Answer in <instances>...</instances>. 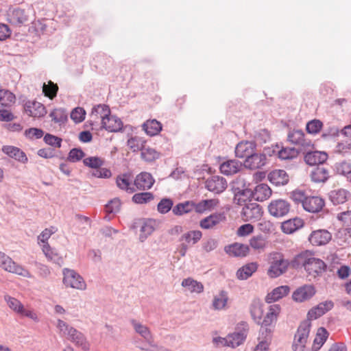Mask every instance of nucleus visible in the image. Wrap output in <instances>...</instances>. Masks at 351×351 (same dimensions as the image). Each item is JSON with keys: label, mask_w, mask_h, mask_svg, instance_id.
<instances>
[{"label": "nucleus", "mask_w": 351, "mask_h": 351, "mask_svg": "<svg viewBox=\"0 0 351 351\" xmlns=\"http://www.w3.org/2000/svg\"><path fill=\"white\" fill-rule=\"evenodd\" d=\"M272 191L270 187L266 184H259L254 191L247 189L239 191L234 196V202L241 205L245 200L242 199L243 196H252L256 201L263 202L269 199L271 195Z\"/></svg>", "instance_id": "f257e3e1"}, {"label": "nucleus", "mask_w": 351, "mask_h": 351, "mask_svg": "<svg viewBox=\"0 0 351 351\" xmlns=\"http://www.w3.org/2000/svg\"><path fill=\"white\" fill-rule=\"evenodd\" d=\"M268 263L269 267L267 270V274L271 278H276L284 274L289 265L288 260L284 258V256L279 252H271L268 255Z\"/></svg>", "instance_id": "f03ea898"}, {"label": "nucleus", "mask_w": 351, "mask_h": 351, "mask_svg": "<svg viewBox=\"0 0 351 351\" xmlns=\"http://www.w3.org/2000/svg\"><path fill=\"white\" fill-rule=\"evenodd\" d=\"M0 267L5 271L21 276L25 278H31L29 271L22 265L14 261L9 256L0 251Z\"/></svg>", "instance_id": "7ed1b4c3"}, {"label": "nucleus", "mask_w": 351, "mask_h": 351, "mask_svg": "<svg viewBox=\"0 0 351 351\" xmlns=\"http://www.w3.org/2000/svg\"><path fill=\"white\" fill-rule=\"evenodd\" d=\"M63 284L66 287L84 291L87 285L83 277L73 269L65 268L62 271Z\"/></svg>", "instance_id": "20e7f679"}, {"label": "nucleus", "mask_w": 351, "mask_h": 351, "mask_svg": "<svg viewBox=\"0 0 351 351\" xmlns=\"http://www.w3.org/2000/svg\"><path fill=\"white\" fill-rule=\"evenodd\" d=\"M311 323L309 320H304L299 326L292 345L293 351H304L308 341Z\"/></svg>", "instance_id": "39448f33"}, {"label": "nucleus", "mask_w": 351, "mask_h": 351, "mask_svg": "<svg viewBox=\"0 0 351 351\" xmlns=\"http://www.w3.org/2000/svg\"><path fill=\"white\" fill-rule=\"evenodd\" d=\"M4 300L9 308L14 312L21 316L27 317L35 322H38L37 314L33 310L25 308L23 304L16 298L6 294L4 295Z\"/></svg>", "instance_id": "423d86ee"}, {"label": "nucleus", "mask_w": 351, "mask_h": 351, "mask_svg": "<svg viewBox=\"0 0 351 351\" xmlns=\"http://www.w3.org/2000/svg\"><path fill=\"white\" fill-rule=\"evenodd\" d=\"M263 214V210L258 204L249 202L245 204L241 211V217L243 221L256 222L259 221Z\"/></svg>", "instance_id": "0eeeda50"}, {"label": "nucleus", "mask_w": 351, "mask_h": 351, "mask_svg": "<svg viewBox=\"0 0 351 351\" xmlns=\"http://www.w3.org/2000/svg\"><path fill=\"white\" fill-rule=\"evenodd\" d=\"M32 12V8L30 7L27 10L14 8L10 11L8 20L12 25L19 27L29 21Z\"/></svg>", "instance_id": "6e6552de"}, {"label": "nucleus", "mask_w": 351, "mask_h": 351, "mask_svg": "<svg viewBox=\"0 0 351 351\" xmlns=\"http://www.w3.org/2000/svg\"><path fill=\"white\" fill-rule=\"evenodd\" d=\"M202 237V233L199 230H190L184 233L180 239V241L181 242L180 249L179 250L180 254L182 256H184L189 247L196 244L200 241Z\"/></svg>", "instance_id": "1a4fd4ad"}, {"label": "nucleus", "mask_w": 351, "mask_h": 351, "mask_svg": "<svg viewBox=\"0 0 351 351\" xmlns=\"http://www.w3.org/2000/svg\"><path fill=\"white\" fill-rule=\"evenodd\" d=\"M291 208L289 202L283 199H277L271 201L267 206L269 213L276 217L280 218L287 215Z\"/></svg>", "instance_id": "9d476101"}, {"label": "nucleus", "mask_w": 351, "mask_h": 351, "mask_svg": "<svg viewBox=\"0 0 351 351\" xmlns=\"http://www.w3.org/2000/svg\"><path fill=\"white\" fill-rule=\"evenodd\" d=\"M110 111L108 106L99 104L94 106L90 114V124L93 127H101L104 119L110 115Z\"/></svg>", "instance_id": "9b49d317"}, {"label": "nucleus", "mask_w": 351, "mask_h": 351, "mask_svg": "<svg viewBox=\"0 0 351 351\" xmlns=\"http://www.w3.org/2000/svg\"><path fill=\"white\" fill-rule=\"evenodd\" d=\"M288 140L291 143L300 146L302 151H307L313 147L311 141L306 138L304 132L300 130L289 132Z\"/></svg>", "instance_id": "f8f14e48"}, {"label": "nucleus", "mask_w": 351, "mask_h": 351, "mask_svg": "<svg viewBox=\"0 0 351 351\" xmlns=\"http://www.w3.org/2000/svg\"><path fill=\"white\" fill-rule=\"evenodd\" d=\"M130 324L135 332L143 337L147 343V346H142V348H150L152 346H157L154 343L150 330L146 325L136 319H131ZM139 348L141 349V347Z\"/></svg>", "instance_id": "ddd939ff"}, {"label": "nucleus", "mask_w": 351, "mask_h": 351, "mask_svg": "<svg viewBox=\"0 0 351 351\" xmlns=\"http://www.w3.org/2000/svg\"><path fill=\"white\" fill-rule=\"evenodd\" d=\"M247 333V325L245 323L239 324L235 331L228 335L229 347L236 348L242 344Z\"/></svg>", "instance_id": "4468645a"}, {"label": "nucleus", "mask_w": 351, "mask_h": 351, "mask_svg": "<svg viewBox=\"0 0 351 351\" xmlns=\"http://www.w3.org/2000/svg\"><path fill=\"white\" fill-rule=\"evenodd\" d=\"M304 267L309 276L315 278L324 271L326 265L322 260L311 257L304 262Z\"/></svg>", "instance_id": "2eb2a0df"}, {"label": "nucleus", "mask_w": 351, "mask_h": 351, "mask_svg": "<svg viewBox=\"0 0 351 351\" xmlns=\"http://www.w3.org/2000/svg\"><path fill=\"white\" fill-rule=\"evenodd\" d=\"M229 295L228 291L220 290L213 295L211 308L215 311H225L228 308Z\"/></svg>", "instance_id": "dca6fc26"}, {"label": "nucleus", "mask_w": 351, "mask_h": 351, "mask_svg": "<svg viewBox=\"0 0 351 351\" xmlns=\"http://www.w3.org/2000/svg\"><path fill=\"white\" fill-rule=\"evenodd\" d=\"M267 156L264 154L256 153L255 151L244 161V167L250 169L261 168L266 164Z\"/></svg>", "instance_id": "f3484780"}, {"label": "nucleus", "mask_w": 351, "mask_h": 351, "mask_svg": "<svg viewBox=\"0 0 351 351\" xmlns=\"http://www.w3.org/2000/svg\"><path fill=\"white\" fill-rule=\"evenodd\" d=\"M227 187L226 179L219 176H214L206 181V188L215 193L223 192Z\"/></svg>", "instance_id": "a211bd4d"}, {"label": "nucleus", "mask_w": 351, "mask_h": 351, "mask_svg": "<svg viewBox=\"0 0 351 351\" xmlns=\"http://www.w3.org/2000/svg\"><path fill=\"white\" fill-rule=\"evenodd\" d=\"M25 112L30 117H42L47 114L45 107L36 101H27L24 105Z\"/></svg>", "instance_id": "6ab92c4d"}, {"label": "nucleus", "mask_w": 351, "mask_h": 351, "mask_svg": "<svg viewBox=\"0 0 351 351\" xmlns=\"http://www.w3.org/2000/svg\"><path fill=\"white\" fill-rule=\"evenodd\" d=\"M226 219V215L223 213H215L202 219L199 222V226L203 229H211L220 223L225 221Z\"/></svg>", "instance_id": "aec40b11"}, {"label": "nucleus", "mask_w": 351, "mask_h": 351, "mask_svg": "<svg viewBox=\"0 0 351 351\" xmlns=\"http://www.w3.org/2000/svg\"><path fill=\"white\" fill-rule=\"evenodd\" d=\"M334 306L333 302L331 300H326L325 302L319 303L315 307L311 308L308 313V319H316L321 317L326 312L332 308Z\"/></svg>", "instance_id": "412c9836"}, {"label": "nucleus", "mask_w": 351, "mask_h": 351, "mask_svg": "<svg viewBox=\"0 0 351 351\" xmlns=\"http://www.w3.org/2000/svg\"><path fill=\"white\" fill-rule=\"evenodd\" d=\"M315 293V289L312 285H304L297 289L293 293V300L302 302L311 298Z\"/></svg>", "instance_id": "4be33fe9"}, {"label": "nucleus", "mask_w": 351, "mask_h": 351, "mask_svg": "<svg viewBox=\"0 0 351 351\" xmlns=\"http://www.w3.org/2000/svg\"><path fill=\"white\" fill-rule=\"evenodd\" d=\"M324 206V200L317 196H308L303 202V208L309 213H318Z\"/></svg>", "instance_id": "5701e85b"}, {"label": "nucleus", "mask_w": 351, "mask_h": 351, "mask_svg": "<svg viewBox=\"0 0 351 351\" xmlns=\"http://www.w3.org/2000/svg\"><path fill=\"white\" fill-rule=\"evenodd\" d=\"M138 223L140 227L139 240L141 242H144L155 230L156 221L153 219H147L140 220Z\"/></svg>", "instance_id": "b1692460"}, {"label": "nucleus", "mask_w": 351, "mask_h": 351, "mask_svg": "<svg viewBox=\"0 0 351 351\" xmlns=\"http://www.w3.org/2000/svg\"><path fill=\"white\" fill-rule=\"evenodd\" d=\"M308 239L313 245H323L331 239V234L326 230H317L311 234Z\"/></svg>", "instance_id": "393cba45"}, {"label": "nucleus", "mask_w": 351, "mask_h": 351, "mask_svg": "<svg viewBox=\"0 0 351 351\" xmlns=\"http://www.w3.org/2000/svg\"><path fill=\"white\" fill-rule=\"evenodd\" d=\"M1 150L5 154L12 158H14L16 160L23 164H25L28 161V158L25 152L16 147L4 145L3 146Z\"/></svg>", "instance_id": "a878e982"}, {"label": "nucleus", "mask_w": 351, "mask_h": 351, "mask_svg": "<svg viewBox=\"0 0 351 351\" xmlns=\"http://www.w3.org/2000/svg\"><path fill=\"white\" fill-rule=\"evenodd\" d=\"M123 123L121 120L116 116L107 115L101 124V128L111 132H117L121 130Z\"/></svg>", "instance_id": "bb28decb"}, {"label": "nucleus", "mask_w": 351, "mask_h": 351, "mask_svg": "<svg viewBox=\"0 0 351 351\" xmlns=\"http://www.w3.org/2000/svg\"><path fill=\"white\" fill-rule=\"evenodd\" d=\"M256 145L252 141H242L237 144L235 154L238 158H247L255 151Z\"/></svg>", "instance_id": "cd10ccee"}, {"label": "nucleus", "mask_w": 351, "mask_h": 351, "mask_svg": "<svg viewBox=\"0 0 351 351\" xmlns=\"http://www.w3.org/2000/svg\"><path fill=\"white\" fill-rule=\"evenodd\" d=\"M308 149L304 156L305 162L309 165H316L324 163L328 158V154L324 152L314 151Z\"/></svg>", "instance_id": "c85d7f7f"}, {"label": "nucleus", "mask_w": 351, "mask_h": 351, "mask_svg": "<svg viewBox=\"0 0 351 351\" xmlns=\"http://www.w3.org/2000/svg\"><path fill=\"white\" fill-rule=\"evenodd\" d=\"M134 183L138 189L146 190L153 186L154 179L150 173L143 172L136 177Z\"/></svg>", "instance_id": "c756f323"}, {"label": "nucleus", "mask_w": 351, "mask_h": 351, "mask_svg": "<svg viewBox=\"0 0 351 351\" xmlns=\"http://www.w3.org/2000/svg\"><path fill=\"white\" fill-rule=\"evenodd\" d=\"M290 291L289 287L287 285L280 286L274 289L270 293H267L265 297L267 303H272L284 298Z\"/></svg>", "instance_id": "7c9ffc66"}, {"label": "nucleus", "mask_w": 351, "mask_h": 351, "mask_svg": "<svg viewBox=\"0 0 351 351\" xmlns=\"http://www.w3.org/2000/svg\"><path fill=\"white\" fill-rule=\"evenodd\" d=\"M268 180L274 185L280 186L287 184L289 176L285 170L276 169L268 174Z\"/></svg>", "instance_id": "2f4dec72"}, {"label": "nucleus", "mask_w": 351, "mask_h": 351, "mask_svg": "<svg viewBox=\"0 0 351 351\" xmlns=\"http://www.w3.org/2000/svg\"><path fill=\"white\" fill-rule=\"evenodd\" d=\"M280 310L281 308L279 304L270 305L265 316L263 318L261 325L268 326L276 322Z\"/></svg>", "instance_id": "473e14b6"}, {"label": "nucleus", "mask_w": 351, "mask_h": 351, "mask_svg": "<svg viewBox=\"0 0 351 351\" xmlns=\"http://www.w3.org/2000/svg\"><path fill=\"white\" fill-rule=\"evenodd\" d=\"M264 312V304L258 299H254L250 305V313L254 320L261 324Z\"/></svg>", "instance_id": "72a5a7b5"}, {"label": "nucleus", "mask_w": 351, "mask_h": 351, "mask_svg": "<svg viewBox=\"0 0 351 351\" xmlns=\"http://www.w3.org/2000/svg\"><path fill=\"white\" fill-rule=\"evenodd\" d=\"M350 197V193L343 189H335L329 193V199L335 205L345 203Z\"/></svg>", "instance_id": "f704fd0d"}, {"label": "nucleus", "mask_w": 351, "mask_h": 351, "mask_svg": "<svg viewBox=\"0 0 351 351\" xmlns=\"http://www.w3.org/2000/svg\"><path fill=\"white\" fill-rule=\"evenodd\" d=\"M302 226V219L295 217L282 222L281 224V230L285 234H292Z\"/></svg>", "instance_id": "c9c22d12"}, {"label": "nucleus", "mask_w": 351, "mask_h": 351, "mask_svg": "<svg viewBox=\"0 0 351 351\" xmlns=\"http://www.w3.org/2000/svg\"><path fill=\"white\" fill-rule=\"evenodd\" d=\"M241 167V163L236 160H229L220 165V171L223 174L230 176L237 173Z\"/></svg>", "instance_id": "e433bc0d"}, {"label": "nucleus", "mask_w": 351, "mask_h": 351, "mask_svg": "<svg viewBox=\"0 0 351 351\" xmlns=\"http://www.w3.org/2000/svg\"><path fill=\"white\" fill-rule=\"evenodd\" d=\"M225 250L230 256H245L248 253L249 247L246 245L235 243L226 247Z\"/></svg>", "instance_id": "4c0bfd02"}, {"label": "nucleus", "mask_w": 351, "mask_h": 351, "mask_svg": "<svg viewBox=\"0 0 351 351\" xmlns=\"http://www.w3.org/2000/svg\"><path fill=\"white\" fill-rule=\"evenodd\" d=\"M67 339L84 350H88L90 348L86 337L81 332L77 330L75 328L74 329V332H72Z\"/></svg>", "instance_id": "58836bf2"}, {"label": "nucleus", "mask_w": 351, "mask_h": 351, "mask_svg": "<svg viewBox=\"0 0 351 351\" xmlns=\"http://www.w3.org/2000/svg\"><path fill=\"white\" fill-rule=\"evenodd\" d=\"M182 286L191 293H200L204 291L203 285L191 278L184 279Z\"/></svg>", "instance_id": "ea45409f"}, {"label": "nucleus", "mask_w": 351, "mask_h": 351, "mask_svg": "<svg viewBox=\"0 0 351 351\" xmlns=\"http://www.w3.org/2000/svg\"><path fill=\"white\" fill-rule=\"evenodd\" d=\"M42 250L48 261L58 265L62 263V256L55 250L52 249L49 244L43 245Z\"/></svg>", "instance_id": "a19ab883"}, {"label": "nucleus", "mask_w": 351, "mask_h": 351, "mask_svg": "<svg viewBox=\"0 0 351 351\" xmlns=\"http://www.w3.org/2000/svg\"><path fill=\"white\" fill-rule=\"evenodd\" d=\"M218 204L219 201L217 199H204L195 204V210L197 213H202L214 209Z\"/></svg>", "instance_id": "79ce46f5"}, {"label": "nucleus", "mask_w": 351, "mask_h": 351, "mask_svg": "<svg viewBox=\"0 0 351 351\" xmlns=\"http://www.w3.org/2000/svg\"><path fill=\"white\" fill-rule=\"evenodd\" d=\"M142 127L143 130L149 136H155L162 130L160 123L156 119L147 121L143 124Z\"/></svg>", "instance_id": "37998d69"}, {"label": "nucleus", "mask_w": 351, "mask_h": 351, "mask_svg": "<svg viewBox=\"0 0 351 351\" xmlns=\"http://www.w3.org/2000/svg\"><path fill=\"white\" fill-rule=\"evenodd\" d=\"M257 269V265L251 263L243 266L237 272V276L239 280H246L250 277Z\"/></svg>", "instance_id": "c03bdc74"}, {"label": "nucleus", "mask_w": 351, "mask_h": 351, "mask_svg": "<svg viewBox=\"0 0 351 351\" xmlns=\"http://www.w3.org/2000/svg\"><path fill=\"white\" fill-rule=\"evenodd\" d=\"M329 177L328 171L322 167H317L311 173L312 181L315 182H324Z\"/></svg>", "instance_id": "a18cd8bd"}, {"label": "nucleus", "mask_w": 351, "mask_h": 351, "mask_svg": "<svg viewBox=\"0 0 351 351\" xmlns=\"http://www.w3.org/2000/svg\"><path fill=\"white\" fill-rule=\"evenodd\" d=\"M195 209V204L192 202H185L179 203L172 208V212L176 215H183L192 211Z\"/></svg>", "instance_id": "49530a36"}, {"label": "nucleus", "mask_w": 351, "mask_h": 351, "mask_svg": "<svg viewBox=\"0 0 351 351\" xmlns=\"http://www.w3.org/2000/svg\"><path fill=\"white\" fill-rule=\"evenodd\" d=\"M131 180L130 176L128 174L120 175L117 178L116 183L117 186L122 190H124L130 193L134 191V189L131 186Z\"/></svg>", "instance_id": "de8ad7c7"}, {"label": "nucleus", "mask_w": 351, "mask_h": 351, "mask_svg": "<svg viewBox=\"0 0 351 351\" xmlns=\"http://www.w3.org/2000/svg\"><path fill=\"white\" fill-rule=\"evenodd\" d=\"M328 337V332L324 328L317 330L316 337L313 341V350H318L324 343Z\"/></svg>", "instance_id": "09e8293b"}, {"label": "nucleus", "mask_w": 351, "mask_h": 351, "mask_svg": "<svg viewBox=\"0 0 351 351\" xmlns=\"http://www.w3.org/2000/svg\"><path fill=\"white\" fill-rule=\"evenodd\" d=\"M56 328L59 334L61 336L66 337L68 338L72 332H74V328L69 324H68L64 321L61 319H58L56 321Z\"/></svg>", "instance_id": "8fccbe9b"}, {"label": "nucleus", "mask_w": 351, "mask_h": 351, "mask_svg": "<svg viewBox=\"0 0 351 351\" xmlns=\"http://www.w3.org/2000/svg\"><path fill=\"white\" fill-rule=\"evenodd\" d=\"M145 141L139 136L130 137L127 141L128 146L134 152H138L139 150L141 151L145 146Z\"/></svg>", "instance_id": "3c124183"}, {"label": "nucleus", "mask_w": 351, "mask_h": 351, "mask_svg": "<svg viewBox=\"0 0 351 351\" xmlns=\"http://www.w3.org/2000/svg\"><path fill=\"white\" fill-rule=\"evenodd\" d=\"M52 120L55 122L61 125L66 122L67 120V113L62 108L54 109L49 114Z\"/></svg>", "instance_id": "603ef678"}, {"label": "nucleus", "mask_w": 351, "mask_h": 351, "mask_svg": "<svg viewBox=\"0 0 351 351\" xmlns=\"http://www.w3.org/2000/svg\"><path fill=\"white\" fill-rule=\"evenodd\" d=\"M15 95L9 90H0V104L3 106H9L15 102Z\"/></svg>", "instance_id": "864d4df0"}, {"label": "nucleus", "mask_w": 351, "mask_h": 351, "mask_svg": "<svg viewBox=\"0 0 351 351\" xmlns=\"http://www.w3.org/2000/svg\"><path fill=\"white\" fill-rule=\"evenodd\" d=\"M57 231L56 228L50 227L45 228L38 236V243L42 247L43 245L48 244L47 241L51 236Z\"/></svg>", "instance_id": "5fc2aeb1"}, {"label": "nucleus", "mask_w": 351, "mask_h": 351, "mask_svg": "<svg viewBox=\"0 0 351 351\" xmlns=\"http://www.w3.org/2000/svg\"><path fill=\"white\" fill-rule=\"evenodd\" d=\"M298 151L295 148L285 147L282 148L278 152V157L282 160H289L295 158L298 155Z\"/></svg>", "instance_id": "6e6d98bb"}, {"label": "nucleus", "mask_w": 351, "mask_h": 351, "mask_svg": "<svg viewBox=\"0 0 351 351\" xmlns=\"http://www.w3.org/2000/svg\"><path fill=\"white\" fill-rule=\"evenodd\" d=\"M154 199V195L149 192L136 193L133 195L132 201L136 204H147Z\"/></svg>", "instance_id": "4d7b16f0"}, {"label": "nucleus", "mask_w": 351, "mask_h": 351, "mask_svg": "<svg viewBox=\"0 0 351 351\" xmlns=\"http://www.w3.org/2000/svg\"><path fill=\"white\" fill-rule=\"evenodd\" d=\"M141 158L147 162H152L158 158V154L155 149L144 146L141 150Z\"/></svg>", "instance_id": "13d9d810"}, {"label": "nucleus", "mask_w": 351, "mask_h": 351, "mask_svg": "<svg viewBox=\"0 0 351 351\" xmlns=\"http://www.w3.org/2000/svg\"><path fill=\"white\" fill-rule=\"evenodd\" d=\"M173 202L169 198H163L158 204V211L161 214L167 213L173 207Z\"/></svg>", "instance_id": "bf43d9fd"}, {"label": "nucleus", "mask_w": 351, "mask_h": 351, "mask_svg": "<svg viewBox=\"0 0 351 351\" xmlns=\"http://www.w3.org/2000/svg\"><path fill=\"white\" fill-rule=\"evenodd\" d=\"M58 89V86L51 82H49L48 84H44L43 86V90L45 96L50 99H53L56 96Z\"/></svg>", "instance_id": "052dcab7"}, {"label": "nucleus", "mask_w": 351, "mask_h": 351, "mask_svg": "<svg viewBox=\"0 0 351 351\" xmlns=\"http://www.w3.org/2000/svg\"><path fill=\"white\" fill-rule=\"evenodd\" d=\"M84 164L92 169H97L104 165V160L99 157H88L84 160Z\"/></svg>", "instance_id": "680f3d73"}, {"label": "nucleus", "mask_w": 351, "mask_h": 351, "mask_svg": "<svg viewBox=\"0 0 351 351\" xmlns=\"http://www.w3.org/2000/svg\"><path fill=\"white\" fill-rule=\"evenodd\" d=\"M121 201L118 198H114L106 205V211L108 213H117L121 208Z\"/></svg>", "instance_id": "e2e57ef3"}, {"label": "nucleus", "mask_w": 351, "mask_h": 351, "mask_svg": "<svg viewBox=\"0 0 351 351\" xmlns=\"http://www.w3.org/2000/svg\"><path fill=\"white\" fill-rule=\"evenodd\" d=\"M307 197L305 191L301 189H295L291 193V198L297 204L301 203L302 206Z\"/></svg>", "instance_id": "0e129e2a"}, {"label": "nucleus", "mask_w": 351, "mask_h": 351, "mask_svg": "<svg viewBox=\"0 0 351 351\" xmlns=\"http://www.w3.org/2000/svg\"><path fill=\"white\" fill-rule=\"evenodd\" d=\"M335 169L339 174L343 175L347 177L351 171V164L346 161H342L335 165Z\"/></svg>", "instance_id": "69168bd1"}, {"label": "nucleus", "mask_w": 351, "mask_h": 351, "mask_svg": "<svg viewBox=\"0 0 351 351\" xmlns=\"http://www.w3.org/2000/svg\"><path fill=\"white\" fill-rule=\"evenodd\" d=\"M322 128V123L317 119L312 120L307 123L306 130L310 134L318 133Z\"/></svg>", "instance_id": "338daca9"}, {"label": "nucleus", "mask_w": 351, "mask_h": 351, "mask_svg": "<svg viewBox=\"0 0 351 351\" xmlns=\"http://www.w3.org/2000/svg\"><path fill=\"white\" fill-rule=\"evenodd\" d=\"M85 115V110L82 108L77 107L72 110L71 113V118L75 123H80L84 119Z\"/></svg>", "instance_id": "774afa93"}]
</instances>
